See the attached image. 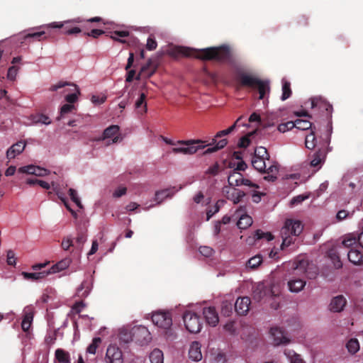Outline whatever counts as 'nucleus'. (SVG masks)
Segmentation results:
<instances>
[{"label":"nucleus","instance_id":"nucleus-1","mask_svg":"<svg viewBox=\"0 0 363 363\" xmlns=\"http://www.w3.org/2000/svg\"><path fill=\"white\" fill-rule=\"evenodd\" d=\"M170 55L177 57L179 56L195 57L202 60H214L220 63H227L235 66L236 59L230 46L223 45L218 47H210L201 50L176 46L170 50Z\"/></svg>","mask_w":363,"mask_h":363},{"label":"nucleus","instance_id":"nucleus-2","mask_svg":"<svg viewBox=\"0 0 363 363\" xmlns=\"http://www.w3.org/2000/svg\"><path fill=\"white\" fill-rule=\"evenodd\" d=\"M236 80L240 87L247 89L250 91L257 89L259 94V100L263 99L265 95L270 91L269 82L267 80H262L252 73L238 72L237 73Z\"/></svg>","mask_w":363,"mask_h":363},{"label":"nucleus","instance_id":"nucleus-3","mask_svg":"<svg viewBox=\"0 0 363 363\" xmlns=\"http://www.w3.org/2000/svg\"><path fill=\"white\" fill-rule=\"evenodd\" d=\"M303 229V225L300 220L286 219L280 233L282 238L281 250L294 243V239L292 236H298L302 233Z\"/></svg>","mask_w":363,"mask_h":363},{"label":"nucleus","instance_id":"nucleus-4","mask_svg":"<svg viewBox=\"0 0 363 363\" xmlns=\"http://www.w3.org/2000/svg\"><path fill=\"white\" fill-rule=\"evenodd\" d=\"M243 118H244V116L239 117L235 121L234 124L232 125L230 127H229L228 128H227L225 130L218 131L216 134L215 138L212 139V142L207 145H213V146L206 149L205 150V152H203V154L204 155L211 154V153L215 152L225 147L226 146V145L228 144L227 139H221L219 141H217V138H222L223 136H225V135H227L231 133L235 130L236 126H240V125L245 126L246 124L245 123H241V121Z\"/></svg>","mask_w":363,"mask_h":363},{"label":"nucleus","instance_id":"nucleus-5","mask_svg":"<svg viewBox=\"0 0 363 363\" xmlns=\"http://www.w3.org/2000/svg\"><path fill=\"white\" fill-rule=\"evenodd\" d=\"M183 320L186 329L191 333H198L203 325L201 316L192 311H186L183 315Z\"/></svg>","mask_w":363,"mask_h":363},{"label":"nucleus","instance_id":"nucleus-6","mask_svg":"<svg viewBox=\"0 0 363 363\" xmlns=\"http://www.w3.org/2000/svg\"><path fill=\"white\" fill-rule=\"evenodd\" d=\"M204 141L201 140H178L177 144L184 145L186 147H174L172 152L174 154L182 153L184 155H193L197 152L199 149H203L206 145L196 147L194 145L203 143Z\"/></svg>","mask_w":363,"mask_h":363},{"label":"nucleus","instance_id":"nucleus-7","mask_svg":"<svg viewBox=\"0 0 363 363\" xmlns=\"http://www.w3.org/2000/svg\"><path fill=\"white\" fill-rule=\"evenodd\" d=\"M152 321L157 327L167 330L172 325V316L169 311H158L152 313Z\"/></svg>","mask_w":363,"mask_h":363},{"label":"nucleus","instance_id":"nucleus-8","mask_svg":"<svg viewBox=\"0 0 363 363\" xmlns=\"http://www.w3.org/2000/svg\"><path fill=\"white\" fill-rule=\"evenodd\" d=\"M72 22H77L81 23L82 21L79 19V18L74 19L72 21H65V22H53L48 25V27L55 28H62V33L66 35H73L82 32V29L77 26H72L70 24Z\"/></svg>","mask_w":363,"mask_h":363},{"label":"nucleus","instance_id":"nucleus-9","mask_svg":"<svg viewBox=\"0 0 363 363\" xmlns=\"http://www.w3.org/2000/svg\"><path fill=\"white\" fill-rule=\"evenodd\" d=\"M134 341L140 345H145L152 340L151 334L148 329L143 325L133 327Z\"/></svg>","mask_w":363,"mask_h":363},{"label":"nucleus","instance_id":"nucleus-10","mask_svg":"<svg viewBox=\"0 0 363 363\" xmlns=\"http://www.w3.org/2000/svg\"><path fill=\"white\" fill-rule=\"evenodd\" d=\"M111 139L107 145L116 143L121 140L119 134V127L116 125H112L104 130L103 135L98 140H105Z\"/></svg>","mask_w":363,"mask_h":363},{"label":"nucleus","instance_id":"nucleus-11","mask_svg":"<svg viewBox=\"0 0 363 363\" xmlns=\"http://www.w3.org/2000/svg\"><path fill=\"white\" fill-rule=\"evenodd\" d=\"M105 360L106 363H123L121 350L116 346L110 345L107 348Z\"/></svg>","mask_w":363,"mask_h":363},{"label":"nucleus","instance_id":"nucleus-12","mask_svg":"<svg viewBox=\"0 0 363 363\" xmlns=\"http://www.w3.org/2000/svg\"><path fill=\"white\" fill-rule=\"evenodd\" d=\"M223 192L227 199L233 202V203H238L245 196V193L241 190L235 188H230L225 186Z\"/></svg>","mask_w":363,"mask_h":363},{"label":"nucleus","instance_id":"nucleus-13","mask_svg":"<svg viewBox=\"0 0 363 363\" xmlns=\"http://www.w3.org/2000/svg\"><path fill=\"white\" fill-rule=\"evenodd\" d=\"M250 298L247 296L238 298L234 303V310L239 315H245L250 310Z\"/></svg>","mask_w":363,"mask_h":363},{"label":"nucleus","instance_id":"nucleus-14","mask_svg":"<svg viewBox=\"0 0 363 363\" xmlns=\"http://www.w3.org/2000/svg\"><path fill=\"white\" fill-rule=\"evenodd\" d=\"M203 315L206 323L210 326L215 327L219 322L218 314L215 307L210 306L203 309Z\"/></svg>","mask_w":363,"mask_h":363},{"label":"nucleus","instance_id":"nucleus-15","mask_svg":"<svg viewBox=\"0 0 363 363\" xmlns=\"http://www.w3.org/2000/svg\"><path fill=\"white\" fill-rule=\"evenodd\" d=\"M18 172L23 174H33L38 177H44L49 174L46 169L35 165H27L18 169Z\"/></svg>","mask_w":363,"mask_h":363},{"label":"nucleus","instance_id":"nucleus-16","mask_svg":"<svg viewBox=\"0 0 363 363\" xmlns=\"http://www.w3.org/2000/svg\"><path fill=\"white\" fill-rule=\"evenodd\" d=\"M347 301L342 295L334 297L329 305L330 310L334 313H339L343 311Z\"/></svg>","mask_w":363,"mask_h":363},{"label":"nucleus","instance_id":"nucleus-17","mask_svg":"<svg viewBox=\"0 0 363 363\" xmlns=\"http://www.w3.org/2000/svg\"><path fill=\"white\" fill-rule=\"evenodd\" d=\"M270 334L273 337L274 344L276 345L289 342V340L284 335V331L278 327L272 328Z\"/></svg>","mask_w":363,"mask_h":363},{"label":"nucleus","instance_id":"nucleus-18","mask_svg":"<svg viewBox=\"0 0 363 363\" xmlns=\"http://www.w3.org/2000/svg\"><path fill=\"white\" fill-rule=\"evenodd\" d=\"M244 208L243 207H240V208L237 211L238 216H240L237 225L240 229H246L252 223V218L250 216L245 213L242 214V213L245 212Z\"/></svg>","mask_w":363,"mask_h":363},{"label":"nucleus","instance_id":"nucleus-19","mask_svg":"<svg viewBox=\"0 0 363 363\" xmlns=\"http://www.w3.org/2000/svg\"><path fill=\"white\" fill-rule=\"evenodd\" d=\"M348 259L354 265H363V254L357 248H351L347 252Z\"/></svg>","mask_w":363,"mask_h":363},{"label":"nucleus","instance_id":"nucleus-20","mask_svg":"<svg viewBox=\"0 0 363 363\" xmlns=\"http://www.w3.org/2000/svg\"><path fill=\"white\" fill-rule=\"evenodd\" d=\"M306 281L303 278L293 277L288 281L289 290L294 293L301 291L306 286Z\"/></svg>","mask_w":363,"mask_h":363},{"label":"nucleus","instance_id":"nucleus-21","mask_svg":"<svg viewBox=\"0 0 363 363\" xmlns=\"http://www.w3.org/2000/svg\"><path fill=\"white\" fill-rule=\"evenodd\" d=\"M92 278H89L82 281L77 289V295L80 298H86L92 288Z\"/></svg>","mask_w":363,"mask_h":363},{"label":"nucleus","instance_id":"nucleus-22","mask_svg":"<svg viewBox=\"0 0 363 363\" xmlns=\"http://www.w3.org/2000/svg\"><path fill=\"white\" fill-rule=\"evenodd\" d=\"M311 107H318L319 108H324L328 113L331 116L333 111V106L321 97H315L311 99Z\"/></svg>","mask_w":363,"mask_h":363},{"label":"nucleus","instance_id":"nucleus-23","mask_svg":"<svg viewBox=\"0 0 363 363\" xmlns=\"http://www.w3.org/2000/svg\"><path fill=\"white\" fill-rule=\"evenodd\" d=\"M279 172V164L276 161L272 162L268 167V169L264 174H267V176L264 177V179L268 182H274L277 179V174Z\"/></svg>","mask_w":363,"mask_h":363},{"label":"nucleus","instance_id":"nucleus-24","mask_svg":"<svg viewBox=\"0 0 363 363\" xmlns=\"http://www.w3.org/2000/svg\"><path fill=\"white\" fill-rule=\"evenodd\" d=\"M189 356L193 361L198 362L201 359L202 354L201 352V345L199 342H193L189 350Z\"/></svg>","mask_w":363,"mask_h":363},{"label":"nucleus","instance_id":"nucleus-25","mask_svg":"<svg viewBox=\"0 0 363 363\" xmlns=\"http://www.w3.org/2000/svg\"><path fill=\"white\" fill-rule=\"evenodd\" d=\"M26 144L21 141L13 144L6 152L8 159H13L16 155L21 154L25 149Z\"/></svg>","mask_w":363,"mask_h":363},{"label":"nucleus","instance_id":"nucleus-26","mask_svg":"<svg viewBox=\"0 0 363 363\" xmlns=\"http://www.w3.org/2000/svg\"><path fill=\"white\" fill-rule=\"evenodd\" d=\"M342 246L347 248L348 250L351 248H357L359 245L358 243V236L354 234L346 235L342 242Z\"/></svg>","mask_w":363,"mask_h":363},{"label":"nucleus","instance_id":"nucleus-27","mask_svg":"<svg viewBox=\"0 0 363 363\" xmlns=\"http://www.w3.org/2000/svg\"><path fill=\"white\" fill-rule=\"evenodd\" d=\"M309 266V263L307 260L301 259L299 260L296 267L294 269V273L296 275H302V274H306L307 277L310 279L312 278V277H310L308 275V268Z\"/></svg>","mask_w":363,"mask_h":363},{"label":"nucleus","instance_id":"nucleus-28","mask_svg":"<svg viewBox=\"0 0 363 363\" xmlns=\"http://www.w3.org/2000/svg\"><path fill=\"white\" fill-rule=\"evenodd\" d=\"M49 274L47 270H43L42 272H22V275L24 279L28 280L36 281L42 279L46 277Z\"/></svg>","mask_w":363,"mask_h":363},{"label":"nucleus","instance_id":"nucleus-29","mask_svg":"<svg viewBox=\"0 0 363 363\" xmlns=\"http://www.w3.org/2000/svg\"><path fill=\"white\" fill-rule=\"evenodd\" d=\"M266 161L267 159L252 157V165L257 171H258L260 173H263L266 172L268 169Z\"/></svg>","mask_w":363,"mask_h":363},{"label":"nucleus","instance_id":"nucleus-30","mask_svg":"<svg viewBox=\"0 0 363 363\" xmlns=\"http://www.w3.org/2000/svg\"><path fill=\"white\" fill-rule=\"evenodd\" d=\"M325 152L324 150L319 149L317 152H315L313 156V159L311 161V166L313 167H317L320 164H321L325 157Z\"/></svg>","mask_w":363,"mask_h":363},{"label":"nucleus","instance_id":"nucleus-31","mask_svg":"<svg viewBox=\"0 0 363 363\" xmlns=\"http://www.w3.org/2000/svg\"><path fill=\"white\" fill-rule=\"evenodd\" d=\"M70 264V259H64L60 262H58L57 264L53 265L49 270H47L48 272L50 274H55L56 272H59L60 271H62L65 269H67Z\"/></svg>","mask_w":363,"mask_h":363},{"label":"nucleus","instance_id":"nucleus-32","mask_svg":"<svg viewBox=\"0 0 363 363\" xmlns=\"http://www.w3.org/2000/svg\"><path fill=\"white\" fill-rule=\"evenodd\" d=\"M243 177L239 172L233 170L232 173L228 176V182L230 186H240L241 181Z\"/></svg>","mask_w":363,"mask_h":363},{"label":"nucleus","instance_id":"nucleus-33","mask_svg":"<svg viewBox=\"0 0 363 363\" xmlns=\"http://www.w3.org/2000/svg\"><path fill=\"white\" fill-rule=\"evenodd\" d=\"M55 359L60 363H70L69 353L63 349H57L55 352Z\"/></svg>","mask_w":363,"mask_h":363},{"label":"nucleus","instance_id":"nucleus-34","mask_svg":"<svg viewBox=\"0 0 363 363\" xmlns=\"http://www.w3.org/2000/svg\"><path fill=\"white\" fill-rule=\"evenodd\" d=\"M284 354L286 356L291 363H305L301 355L296 353L294 350L286 349Z\"/></svg>","mask_w":363,"mask_h":363},{"label":"nucleus","instance_id":"nucleus-35","mask_svg":"<svg viewBox=\"0 0 363 363\" xmlns=\"http://www.w3.org/2000/svg\"><path fill=\"white\" fill-rule=\"evenodd\" d=\"M174 192L173 189H166L161 191H156L155 200L160 203L164 199L172 197Z\"/></svg>","mask_w":363,"mask_h":363},{"label":"nucleus","instance_id":"nucleus-36","mask_svg":"<svg viewBox=\"0 0 363 363\" xmlns=\"http://www.w3.org/2000/svg\"><path fill=\"white\" fill-rule=\"evenodd\" d=\"M33 319V313L31 311H26L22 323H21V328L22 330L25 332H27L29 330L31 323Z\"/></svg>","mask_w":363,"mask_h":363},{"label":"nucleus","instance_id":"nucleus-37","mask_svg":"<svg viewBox=\"0 0 363 363\" xmlns=\"http://www.w3.org/2000/svg\"><path fill=\"white\" fill-rule=\"evenodd\" d=\"M146 95L144 93H141L139 98L137 99L135 104V106L140 113H145L147 112V103L145 101Z\"/></svg>","mask_w":363,"mask_h":363},{"label":"nucleus","instance_id":"nucleus-38","mask_svg":"<svg viewBox=\"0 0 363 363\" xmlns=\"http://www.w3.org/2000/svg\"><path fill=\"white\" fill-rule=\"evenodd\" d=\"M253 157H259L262 159H267V161L268 162L269 164H272V162L270 160V155L267 151V150L262 146L257 147L255 150Z\"/></svg>","mask_w":363,"mask_h":363},{"label":"nucleus","instance_id":"nucleus-39","mask_svg":"<svg viewBox=\"0 0 363 363\" xmlns=\"http://www.w3.org/2000/svg\"><path fill=\"white\" fill-rule=\"evenodd\" d=\"M282 94L281 96V99L282 101H285L289 99L292 94V91L291 89V83L285 79H283L282 81Z\"/></svg>","mask_w":363,"mask_h":363},{"label":"nucleus","instance_id":"nucleus-40","mask_svg":"<svg viewBox=\"0 0 363 363\" xmlns=\"http://www.w3.org/2000/svg\"><path fill=\"white\" fill-rule=\"evenodd\" d=\"M234 304L229 301H223L221 304V313L225 317L231 315L233 311Z\"/></svg>","mask_w":363,"mask_h":363},{"label":"nucleus","instance_id":"nucleus-41","mask_svg":"<svg viewBox=\"0 0 363 363\" xmlns=\"http://www.w3.org/2000/svg\"><path fill=\"white\" fill-rule=\"evenodd\" d=\"M120 340L128 343L131 341H134L133 337V328L130 331H128L126 329H123L120 331L119 333Z\"/></svg>","mask_w":363,"mask_h":363},{"label":"nucleus","instance_id":"nucleus-42","mask_svg":"<svg viewBox=\"0 0 363 363\" xmlns=\"http://www.w3.org/2000/svg\"><path fill=\"white\" fill-rule=\"evenodd\" d=\"M51 185L53 188V190L56 192V194L57 195L58 198L64 203L67 208L72 213V214L75 216L76 213L69 207L67 203L66 198L65 196V194L60 191L58 186L56 185L55 182H52Z\"/></svg>","mask_w":363,"mask_h":363},{"label":"nucleus","instance_id":"nucleus-43","mask_svg":"<svg viewBox=\"0 0 363 363\" xmlns=\"http://www.w3.org/2000/svg\"><path fill=\"white\" fill-rule=\"evenodd\" d=\"M151 363H163L164 357L162 352L159 349H155L150 354Z\"/></svg>","mask_w":363,"mask_h":363},{"label":"nucleus","instance_id":"nucleus-44","mask_svg":"<svg viewBox=\"0 0 363 363\" xmlns=\"http://www.w3.org/2000/svg\"><path fill=\"white\" fill-rule=\"evenodd\" d=\"M262 257L260 255H257L247 261L246 266L248 268L255 269L262 263Z\"/></svg>","mask_w":363,"mask_h":363},{"label":"nucleus","instance_id":"nucleus-45","mask_svg":"<svg viewBox=\"0 0 363 363\" xmlns=\"http://www.w3.org/2000/svg\"><path fill=\"white\" fill-rule=\"evenodd\" d=\"M340 252L334 249H331L328 251V257L333 262L334 265L336 268L342 267V262L339 256Z\"/></svg>","mask_w":363,"mask_h":363},{"label":"nucleus","instance_id":"nucleus-46","mask_svg":"<svg viewBox=\"0 0 363 363\" xmlns=\"http://www.w3.org/2000/svg\"><path fill=\"white\" fill-rule=\"evenodd\" d=\"M32 120L34 123H42L45 125H49L51 123L50 118L43 113H38L33 115Z\"/></svg>","mask_w":363,"mask_h":363},{"label":"nucleus","instance_id":"nucleus-47","mask_svg":"<svg viewBox=\"0 0 363 363\" xmlns=\"http://www.w3.org/2000/svg\"><path fill=\"white\" fill-rule=\"evenodd\" d=\"M348 352L351 354H355L359 350V344L357 339H350L346 344Z\"/></svg>","mask_w":363,"mask_h":363},{"label":"nucleus","instance_id":"nucleus-48","mask_svg":"<svg viewBox=\"0 0 363 363\" xmlns=\"http://www.w3.org/2000/svg\"><path fill=\"white\" fill-rule=\"evenodd\" d=\"M130 35L129 31L127 30H116L113 32L111 38L116 41H118L122 43H126L125 40L120 39L119 38L128 37Z\"/></svg>","mask_w":363,"mask_h":363},{"label":"nucleus","instance_id":"nucleus-49","mask_svg":"<svg viewBox=\"0 0 363 363\" xmlns=\"http://www.w3.org/2000/svg\"><path fill=\"white\" fill-rule=\"evenodd\" d=\"M295 127L299 130H306L311 128L312 123L308 120L297 119L294 121Z\"/></svg>","mask_w":363,"mask_h":363},{"label":"nucleus","instance_id":"nucleus-50","mask_svg":"<svg viewBox=\"0 0 363 363\" xmlns=\"http://www.w3.org/2000/svg\"><path fill=\"white\" fill-rule=\"evenodd\" d=\"M84 29H91L89 32H85L84 34L87 36L92 37L94 38H97L99 35L104 33V31L101 29L91 28V26H82Z\"/></svg>","mask_w":363,"mask_h":363},{"label":"nucleus","instance_id":"nucleus-51","mask_svg":"<svg viewBox=\"0 0 363 363\" xmlns=\"http://www.w3.org/2000/svg\"><path fill=\"white\" fill-rule=\"evenodd\" d=\"M86 240V230L85 229L79 230L77 233V236L76 238V242L78 245V247L82 248Z\"/></svg>","mask_w":363,"mask_h":363},{"label":"nucleus","instance_id":"nucleus-52","mask_svg":"<svg viewBox=\"0 0 363 363\" xmlns=\"http://www.w3.org/2000/svg\"><path fill=\"white\" fill-rule=\"evenodd\" d=\"M255 240L265 239L267 241H270L274 239V236L272 235L271 233H264L261 230H257L255 231Z\"/></svg>","mask_w":363,"mask_h":363},{"label":"nucleus","instance_id":"nucleus-53","mask_svg":"<svg viewBox=\"0 0 363 363\" xmlns=\"http://www.w3.org/2000/svg\"><path fill=\"white\" fill-rule=\"evenodd\" d=\"M101 342V339L100 337H94L92 340V342L87 347L86 352L93 354H96V349L98 348Z\"/></svg>","mask_w":363,"mask_h":363},{"label":"nucleus","instance_id":"nucleus-54","mask_svg":"<svg viewBox=\"0 0 363 363\" xmlns=\"http://www.w3.org/2000/svg\"><path fill=\"white\" fill-rule=\"evenodd\" d=\"M315 137L314 133L312 131L309 135L306 137L305 145L308 149L312 150L315 147Z\"/></svg>","mask_w":363,"mask_h":363},{"label":"nucleus","instance_id":"nucleus-55","mask_svg":"<svg viewBox=\"0 0 363 363\" xmlns=\"http://www.w3.org/2000/svg\"><path fill=\"white\" fill-rule=\"evenodd\" d=\"M74 109H75V106L73 104H64L61 108H60V116H58L57 118V119L58 121H60L61 119V118L68 113H70L72 112Z\"/></svg>","mask_w":363,"mask_h":363},{"label":"nucleus","instance_id":"nucleus-56","mask_svg":"<svg viewBox=\"0 0 363 363\" xmlns=\"http://www.w3.org/2000/svg\"><path fill=\"white\" fill-rule=\"evenodd\" d=\"M253 298L257 301H260L264 296L265 291L263 290V286H257L252 292Z\"/></svg>","mask_w":363,"mask_h":363},{"label":"nucleus","instance_id":"nucleus-57","mask_svg":"<svg viewBox=\"0 0 363 363\" xmlns=\"http://www.w3.org/2000/svg\"><path fill=\"white\" fill-rule=\"evenodd\" d=\"M295 125L296 123H294V121H288L286 123L279 125L277 129L279 132L284 133L287 130H291L295 127Z\"/></svg>","mask_w":363,"mask_h":363},{"label":"nucleus","instance_id":"nucleus-58","mask_svg":"<svg viewBox=\"0 0 363 363\" xmlns=\"http://www.w3.org/2000/svg\"><path fill=\"white\" fill-rule=\"evenodd\" d=\"M220 172V165L218 162H216L213 165L211 166L208 168V169L205 172V174L216 176Z\"/></svg>","mask_w":363,"mask_h":363},{"label":"nucleus","instance_id":"nucleus-59","mask_svg":"<svg viewBox=\"0 0 363 363\" xmlns=\"http://www.w3.org/2000/svg\"><path fill=\"white\" fill-rule=\"evenodd\" d=\"M69 195L71 199L72 200V201L74 202L78 207L82 208V203L80 201L79 198L77 196V192L76 190H74L73 189H69Z\"/></svg>","mask_w":363,"mask_h":363},{"label":"nucleus","instance_id":"nucleus-60","mask_svg":"<svg viewBox=\"0 0 363 363\" xmlns=\"http://www.w3.org/2000/svg\"><path fill=\"white\" fill-rule=\"evenodd\" d=\"M354 213V211H352L351 212L347 211L345 210H340L336 215V218L338 220H342L347 217L352 216Z\"/></svg>","mask_w":363,"mask_h":363},{"label":"nucleus","instance_id":"nucleus-61","mask_svg":"<svg viewBox=\"0 0 363 363\" xmlns=\"http://www.w3.org/2000/svg\"><path fill=\"white\" fill-rule=\"evenodd\" d=\"M45 33L44 31H38L34 33H28L24 36V39L33 38L36 40H40L42 36H44Z\"/></svg>","mask_w":363,"mask_h":363},{"label":"nucleus","instance_id":"nucleus-62","mask_svg":"<svg viewBox=\"0 0 363 363\" xmlns=\"http://www.w3.org/2000/svg\"><path fill=\"white\" fill-rule=\"evenodd\" d=\"M199 252L206 257H210L213 254L214 250L208 246H201Z\"/></svg>","mask_w":363,"mask_h":363},{"label":"nucleus","instance_id":"nucleus-63","mask_svg":"<svg viewBox=\"0 0 363 363\" xmlns=\"http://www.w3.org/2000/svg\"><path fill=\"white\" fill-rule=\"evenodd\" d=\"M308 198V196H304V195H302V194L298 195L296 196H294L291 200L290 204L292 206L298 205V204L301 203L303 201L307 199Z\"/></svg>","mask_w":363,"mask_h":363},{"label":"nucleus","instance_id":"nucleus-64","mask_svg":"<svg viewBox=\"0 0 363 363\" xmlns=\"http://www.w3.org/2000/svg\"><path fill=\"white\" fill-rule=\"evenodd\" d=\"M18 69L19 67L16 65L10 67L8 70L7 77L11 80H14L16 79Z\"/></svg>","mask_w":363,"mask_h":363}]
</instances>
